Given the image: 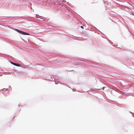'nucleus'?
<instances>
[{
	"mask_svg": "<svg viewBox=\"0 0 134 134\" xmlns=\"http://www.w3.org/2000/svg\"><path fill=\"white\" fill-rule=\"evenodd\" d=\"M16 30L18 32H19V33H20V34H21L22 35H29V34L28 33L25 32H24V31H21L20 30H19L18 29H16Z\"/></svg>",
	"mask_w": 134,
	"mask_h": 134,
	"instance_id": "1",
	"label": "nucleus"
},
{
	"mask_svg": "<svg viewBox=\"0 0 134 134\" xmlns=\"http://www.w3.org/2000/svg\"><path fill=\"white\" fill-rule=\"evenodd\" d=\"M11 63L12 64H13V65H16V64H15V63H13V62H11Z\"/></svg>",
	"mask_w": 134,
	"mask_h": 134,
	"instance_id": "2",
	"label": "nucleus"
},
{
	"mask_svg": "<svg viewBox=\"0 0 134 134\" xmlns=\"http://www.w3.org/2000/svg\"><path fill=\"white\" fill-rule=\"evenodd\" d=\"M15 66H19L20 65L19 64H16V65Z\"/></svg>",
	"mask_w": 134,
	"mask_h": 134,
	"instance_id": "3",
	"label": "nucleus"
},
{
	"mask_svg": "<svg viewBox=\"0 0 134 134\" xmlns=\"http://www.w3.org/2000/svg\"><path fill=\"white\" fill-rule=\"evenodd\" d=\"M81 28H82V29H83V26H81Z\"/></svg>",
	"mask_w": 134,
	"mask_h": 134,
	"instance_id": "4",
	"label": "nucleus"
}]
</instances>
